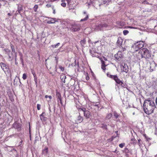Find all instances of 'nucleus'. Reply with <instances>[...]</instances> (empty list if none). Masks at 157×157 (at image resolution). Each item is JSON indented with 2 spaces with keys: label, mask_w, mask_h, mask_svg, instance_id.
<instances>
[{
  "label": "nucleus",
  "mask_w": 157,
  "mask_h": 157,
  "mask_svg": "<svg viewBox=\"0 0 157 157\" xmlns=\"http://www.w3.org/2000/svg\"><path fill=\"white\" fill-rule=\"evenodd\" d=\"M156 107L153 101L150 100H145L144 103L143 108L144 112L147 114H150L153 113Z\"/></svg>",
  "instance_id": "obj_1"
},
{
  "label": "nucleus",
  "mask_w": 157,
  "mask_h": 157,
  "mask_svg": "<svg viewBox=\"0 0 157 157\" xmlns=\"http://www.w3.org/2000/svg\"><path fill=\"white\" fill-rule=\"evenodd\" d=\"M107 75L108 77L113 79L117 83V84H116V86L119 85L123 88H127V85L126 84L125 82H124L122 80H120L118 78L117 75H113L108 73H107Z\"/></svg>",
  "instance_id": "obj_2"
},
{
  "label": "nucleus",
  "mask_w": 157,
  "mask_h": 157,
  "mask_svg": "<svg viewBox=\"0 0 157 157\" xmlns=\"http://www.w3.org/2000/svg\"><path fill=\"white\" fill-rule=\"evenodd\" d=\"M143 57L145 59H148L151 57V53L149 50L146 48H143L141 49Z\"/></svg>",
  "instance_id": "obj_3"
},
{
  "label": "nucleus",
  "mask_w": 157,
  "mask_h": 157,
  "mask_svg": "<svg viewBox=\"0 0 157 157\" xmlns=\"http://www.w3.org/2000/svg\"><path fill=\"white\" fill-rule=\"evenodd\" d=\"M144 45V43L142 41H140L137 42L136 43L135 46V50L136 51H138L140 49L142 48Z\"/></svg>",
  "instance_id": "obj_4"
},
{
  "label": "nucleus",
  "mask_w": 157,
  "mask_h": 157,
  "mask_svg": "<svg viewBox=\"0 0 157 157\" xmlns=\"http://www.w3.org/2000/svg\"><path fill=\"white\" fill-rule=\"evenodd\" d=\"M0 66L5 73H8L9 69L8 66L6 64L1 62L0 63Z\"/></svg>",
  "instance_id": "obj_5"
},
{
  "label": "nucleus",
  "mask_w": 157,
  "mask_h": 157,
  "mask_svg": "<svg viewBox=\"0 0 157 157\" xmlns=\"http://www.w3.org/2000/svg\"><path fill=\"white\" fill-rule=\"evenodd\" d=\"M122 67H121L122 71L127 73L128 71V67L127 64L124 63V65L122 64Z\"/></svg>",
  "instance_id": "obj_6"
},
{
  "label": "nucleus",
  "mask_w": 157,
  "mask_h": 157,
  "mask_svg": "<svg viewBox=\"0 0 157 157\" xmlns=\"http://www.w3.org/2000/svg\"><path fill=\"white\" fill-rule=\"evenodd\" d=\"M76 107L79 112H81V111H85L86 110V108L83 107L81 105H79L77 104L76 105Z\"/></svg>",
  "instance_id": "obj_7"
},
{
  "label": "nucleus",
  "mask_w": 157,
  "mask_h": 157,
  "mask_svg": "<svg viewBox=\"0 0 157 157\" xmlns=\"http://www.w3.org/2000/svg\"><path fill=\"white\" fill-rule=\"evenodd\" d=\"M108 26L107 24L106 23H102L98 26V28L100 30H102L104 28H106Z\"/></svg>",
  "instance_id": "obj_8"
},
{
  "label": "nucleus",
  "mask_w": 157,
  "mask_h": 157,
  "mask_svg": "<svg viewBox=\"0 0 157 157\" xmlns=\"http://www.w3.org/2000/svg\"><path fill=\"white\" fill-rule=\"evenodd\" d=\"M46 114L44 112H43L40 116V120L42 121H45L47 120V118L45 117Z\"/></svg>",
  "instance_id": "obj_9"
},
{
  "label": "nucleus",
  "mask_w": 157,
  "mask_h": 157,
  "mask_svg": "<svg viewBox=\"0 0 157 157\" xmlns=\"http://www.w3.org/2000/svg\"><path fill=\"white\" fill-rule=\"evenodd\" d=\"M70 29L72 31L75 32L79 30L80 29L75 25H72V27Z\"/></svg>",
  "instance_id": "obj_10"
},
{
  "label": "nucleus",
  "mask_w": 157,
  "mask_h": 157,
  "mask_svg": "<svg viewBox=\"0 0 157 157\" xmlns=\"http://www.w3.org/2000/svg\"><path fill=\"white\" fill-rule=\"evenodd\" d=\"M123 42V40L122 39L121 37H118L117 42V45L119 46H121L122 45Z\"/></svg>",
  "instance_id": "obj_11"
},
{
  "label": "nucleus",
  "mask_w": 157,
  "mask_h": 157,
  "mask_svg": "<svg viewBox=\"0 0 157 157\" xmlns=\"http://www.w3.org/2000/svg\"><path fill=\"white\" fill-rule=\"evenodd\" d=\"M101 68L103 71L105 72L106 70V66H107V65H106L105 63V62L104 61L102 60L101 61Z\"/></svg>",
  "instance_id": "obj_12"
},
{
  "label": "nucleus",
  "mask_w": 157,
  "mask_h": 157,
  "mask_svg": "<svg viewBox=\"0 0 157 157\" xmlns=\"http://www.w3.org/2000/svg\"><path fill=\"white\" fill-rule=\"evenodd\" d=\"M137 58H138L139 59L144 58L143 57V53H142L141 52V49L138 52L137 55Z\"/></svg>",
  "instance_id": "obj_13"
},
{
  "label": "nucleus",
  "mask_w": 157,
  "mask_h": 157,
  "mask_svg": "<svg viewBox=\"0 0 157 157\" xmlns=\"http://www.w3.org/2000/svg\"><path fill=\"white\" fill-rule=\"evenodd\" d=\"M48 147H45V148L42 151V154L44 155H46L48 153Z\"/></svg>",
  "instance_id": "obj_14"
},
{
  "label": "nucleus",
  "mask_w": 157,
  "mask_h": 157,
  "mask_svg": "<svg viewBox=\"0 0 157 157\" xmlns=\"http://www.w3.org/2000/svg\"><path fill=\"white\" fill-rule=\"evenodd\" d=\"M131 141H132L131 144L134 145H136L137 143L136 140L133 137L131 138Z\"/></svg>",
  "instance_id": "obj_15"
},
{
  "label": "nucleus",
  "mask_w": 157,
  "mask_h": 157,
  "mask_svg": "<svg viewBox=\"0 0 157 157\" xmlns=\"http://www.w3.org/2000/svg\"><path fill=\"white\" fill-rule=\"evenodd\" d=\"M66 78V76L64 74H62L60 76V78L63 83L65 82V79Z\"/></svg>",
  "instance_id": "obj_16"
},
{
  "label": "nucleus",
  "mask_w": 157,
  "mask_h": 157,
  "mask_svg": "<svg viewBox=\"0 0 157 157\" xmlns=\"http://www.w3.org/2000/svg\"><path fill=\"white\" fill-rule=\"evenodd\" d=\"M32 73L33 75V77L34 78V81H35V83H37V77L36 76V74L33 70L32 71Z\"/></svg>",
  "instance_id": "obj_17"
},
{
  "label": "nucleus",
  "mask_w": 157,
  "mask_h": 157,
  "mask_svg": "<svg viewBox=\"0 0 157 157\" xmlns=\"http://www.w3.org/2000/svg\"><path fill=\"white\" fill-rule=\"evenodd\" d=\"M90 53L93 57H98V56L97 55V53L93 51L90 50Z\"/></svg>",
  "instance_id": "obj_18"
},
{
  "label": "nucleus",
  "mask_w": 157,
  "mask_h": 157,
  "mask_svg": "<svg viewBox=\"0 0 157 157\" xmlns=\"http://www.w3.org/2000/svg\"><path fill=\"white\" fill-rule=\"evenodd\" d=\"M15 125L16 128L18 129V130H21V125L19 123H17L14 124Z\"/></svg>",
  "instance_id": "obj_19"
},
{
  "label": "nucleus",
  "mask_w": 157,
  "mask_h": 157,
  "mask_svg": "<svg viewBox=\"0 0 157 157\" xmlns=\"http://www.w3.org/2000/svg\"><path fill=\"white\" fill-rule=\"evenodd\" d=\"M83 120V118L80 115H79L78 117L77 121L79 123L82 122Z\"/></svg>",
  "instance_id": "obj_20"
},
{
  "label": "nucleus",
  "mask_w": 157,
  "mask_h": 157,
  "mask_svg": "<svg viewBox=\"0 0 157 157\" xmlns=\"http://www.w3.org/2000/svg\"><path fill=\"white\" fill-rule=\"evenodd\" d=\"M65 0H61L62 3H61V5L62 7H65L66 6V4L65 3Z\"/></svg>",
  "instance_id": "obj_21"
},
{
  "label": "nucleus",
  "mask_w": 157,
  "mask_h": 157,
  "mask_svg": "<svg viewBox=\"0 0 157 157\" xmlns=\"http://www.w3.org/2000/svg\"><path fill=\"white\" fill-rule=\"evenodd\" d=\"M112 116V115L111 113H108L107 115L105 117V119H108V120L110 119L111 118Z\"/></svg>",
  "instance_id": "obj_22"
},
{
  "label": "nucleus",
  "mask_w": 157,
  "mask_h": 157,
  "mask_svg": "<svg viewBox=\"0 0 157 157\" xmlns=\"http://www.w3.org/2000/svg\"><path fill=\"white\" fill-rule=\"evenodd\" d=\"M58 105H59V102H60L61 105H63V103L62 101V97L57 99Z\"/></svg>",
  "instance_id": "obj_23"
},
{
  "label": "nucleus",
  "mask_w": 157,
  "mask_h": 157,
  "mask_svg": "<svg viewBox=\"0 0 157 157\" xmlns=\"http://www.w3.org/2000/svg\"><path fill=\"white\" fill-rule=\"evenodd\" d=\"M56 97L57 98V99L60 98L61 97V95L60 94V93L58 91H57L56 92Z\"/></svg>",
  "instance_id": "obj_24"
},
{
  "label": "nucleus",
  "mask_w": 157,
  "mask_h": 157,
  "mask_svg": "<svg viewBox=\"0 0 157 157\" xmlns=\"http://www.w3.org/2000/svg\"><path fill=\"white\" fill-rule=\"evenodd\" d=\"M88 17H89L88 15H86V17L85 18H83V19H82L80 21H86L88 20Z\"/></svg>",
  "instance_id": "obj_25"
},
{
  "label": "nucleus",
  "mask_w": 157,
  "mask_h": 157,
  "mask_svg": "<svg viewBox=\"0 0 157 157\" xmlns=\"http://www.w3.org/2000/svg\"><path fill=\"white\" fill-rule=\"evenodd\" d=\"M59 45H60V43H57L56 45H52L51 46L53 48H57L58 46H59Z\"/></svg>",
  "instance_id": "obj_26"
},
{
  "label": "nucleus",
  "mask_w": 157,
  "mask_h": 157,
  "mask_svg": "<svg viewBox=\"0 0 157 157\" xmlns=\"http://www.w3.org/2000/svg\"><path fill=\"white\" fill-rule=\"evenodd\" d=\"M45 97L46 98H49V100L48 101H50L52 98V96L51 95H46L45 96Z\"/></svg>",
  "instance_id": "obj_27"
},
{
  "label": "nucleus",
  "mask_w": 157,
  "mask_h": 157,
  "mask_svg": "<svg viewBox=\"0 0 157 157\" xmlns=\"http://www.w3.org/2000/svg\"><path fill=\"white\" fill-rule=\"evenodd\" d=\"M85 75H86V80H88L90 79V77L89 76V74L88 73L86 72L85 73Z\"/></svg>",
  "instance_id": "obj_28"
},
{
  "label": "nucleus",
  "mask_w": 157,
  "mask_h": 157,
  "mask_svg": "<svg viewBox=\"0 0 157 157\" xmlns=\"http://www.w3.org/2000/svg\"><path fill=\"white\" fill-rule=\"evenodd\" d=\"M84 113V116L86 117V118H89V115H88L86 114V110H85V111H83Z\"/></svg>",
  "instance_id": "obj_29"
},
{
  "label": "nucleus",
  "mask_w": 157,
  "mask_h": 157,
  "mask_svg": "<svg viewBox=\"0 0 157 157\" xmlns=\"http://www.w3.org/2000/svg\"><path fill=\"white\" fill-rule=\"evenodd\" d=\"M38 6L37 5H35L34 7V11L35 12H36L38 8Z\"/></svg>",
  "instance_id": "obj_30"
},
{
  "label": "nucleus",
  "mask_w": 157,
  "mask_h": 157,
  "mask_svg": "<svg viewBox=\"0 0 157 157\" xmlns=\"http://www.w3.org/2000/svg\"><path fill=\"white\" fill-rule=\"evenodd\" d=\"M80 43L83 46L86 43V40H82L80 41Z\"/></svg>",
  "instance_id": "obj_31"
},
{
  "label": "nucleus",
  "mask_w": 157,
  "mask_h": 157,
  "mask_svg": "<svg viewBox=\"0 0 157 157\" xmlns=\"http://www.w3.org/2000/svg\"><path fill=\"white\" fill-rule=\"evenodd\" d=\"M27 77V75L26 74L24 73L23 75L22 78L24 80H25L26 79Z\"/></svg>",
  "instance_id": "obj_32"
},
{
  "label": "nucleus",
  "mask_w": 157,
  "mask_h": 157,
  "mask_svg": "<svg viewBox=\"0 0 157 157\" xmlns=\"http://www.w3.org/2000/svg\"><path fill=\"white\" fill-rule=\"evenodd\" d=\"M101 127L103 129H106L107 128V125L105 124H102V126H101Z\"/></svg>",
  "instance_id": "obj_33"
},
{
  "label": "nucleus",
  "mask_w": 157,
  "mask_h": 157,
  "mask_svg": "<svg viewBox=\"0 0 157 157\" xmlns=\"http://www.w3.org/2000/svg\"><path fill=\"white\" fill-rule=\"evenodd\" d=\"M128 33V31L127 30H124L123 31V33L124 35H126Z\"/></svg>",
  "instance_id": "obj_34"
},
{
  "label": "nucleus",
  "mask_w": 157,
  "mask_h": 157,
  "mask_svg": "<svg viewBox=\"0 0 157 157\" xmlns=\"http://www.w3.org/2000/svg\"><path fill=\"white\" fill-rule=\"evenodd\" d=\"M125 145V144L124 143H121V144H120L119 145V147L121 148H123Z\"/></svg>",
  "instance_id": "obj_35"
},
{
  "label": "nucleus",
  "mask_w": 157,
  "mask_h": 157,
  "mask_svg": "<svg viewBox=\"0 0 157 157\" xmlns=\"http://www.w3.org/2000/svg\"><path fill=\"white\" fill-rule=\"evenodd\" d=\"M59 68L62 71H63L64 70V67H62V66H59Z\"/></svg>",
  "instance_id": "obj_36"
},
{
  "label": "nucleus",
  "mask_w": 157,
  "mask_h": 157,
  "mask_svg": "<svg viewBox=\"0 0 157 157\" xmlns=\"http://www.w3.org/2000/svg\"><path fill=\"white\" fill-rule=\"evenodd\" d=\"M41 105L39 104H37V108L38 110H40V109Z\"/></svg>",
  "instance_id": "obj_37"
},
{
  "label": "nucleus",
  "mask_w": 157,
  "mask_h": 157,
  "mask_svg": "<svg viewBox=\"0 0 157 157\" xmlns=\"http://www.w3.org/2000/svg\"><path fill=\"white\" fill-rule=\"evenodd\" d=\"M11 48L12 49V51L13 52L14 51H15V49L14 48V46H13V45L12 44H11Z\"/></svg>",
  "instance_id": "obj_38"
},
{
  "label": "nucleus",
  "mask_w": 157,
  "mask_h": 157,
  "mask_svg": "<svg viewBox=\"0 0 157 157\" xmlns=\"http://www.w3.org/2000/svg\"><path fill=\"white\" fill-rule=\"evenodd\" d=\"M124 151L126 152L127 153H128L129 152V150L126 147L124 148Z\"/></svg>",
  "instance_id": "obj_39"
},
{
  "label": "nucleus",
  "mask_w": 157,
  "mask_h": 157,
  "mask_svg": "<svg viewBox=\"0 0 157 157\" xmlns=\"http://www.w3.org/2000/svg\"><path fill=\"white\" fill-rule=\"evenodd\" d=\"M93 107H97V108H99V107L98 104H95V105H93Z\"/></svg>",
  "instance_id": "obj_40"
},
{
  "label": "nucleus",
  "mask_w": 157,
  "mask_h": 157,
  "mask_svg": "<svg viewBox=\"0 0 157 157\" xmlns=\"http://www.w3.org/2000/svg\"><path fill=\"white\" fill-rule=\"evenodd\" d=\"M51 5L49 4H48L46 5V6L48 8H49L51 7Z\"/></svg>",
  "instance_id": "obj_41"
},
{
  "label": "nucleus",
  "mask_w": 157,
  "mask_h": 157,
  "mask_svg": "<svg viewBox=\"0 0 157 157\" xmlns=\"http://www.w3.org/2000/svg\"><path fill=\"white\" fill-rule=\"evenodd\" d=\"M55 21H48V23H49V24L54 23H55Z\"/></svg>",
  "instance_id": "obj_42"
},
{
  "label": "nucleus",
  "mask_w": 157,
  "mask_h": 157,
  "mask_svg": "<svg viewBox=\"0 0 157 157\" xmlns=\"http://www.w3.org/2000/svg\"><path fill=\"white\" fill-rule=\"evenodd\" d=\"M125 50H126V48H122V49H121V52H124Z\"/></svg>",
  "instance_id": "obj_43"
},
{
  "label": "nucleus",
  "mask_w": 157,
  "mask_h": 157,
  "mask_svg": "<svg viewBox=\"0 0 157 157\" xmlns=\"http://www.w3.org/2000/svg\"><path fill=\"white\" fill-rule=\"evenodd\" d=\"M141 141V140L140 139H139L138 140V144L139 146H140L141 144L140 143V142Z\"/></svg>",
  "instance_id": "obj_44"
},
{
  "label": "nucleus",
  "mask_w": 157,
  "mask_h": 157,
  "mask_svg": "<svg viewBox=\"0 0 157 157\" xmlns=\"http://www.w3.org/2000/svg\"><path fill=\"white\" fill-rule=\"evenodd\" d=\"M114 116L116 118H117L118 117V116L117 115V114H115Z\"/></svg>",
  "instance_id": "obj_45"
},
{
  "label": "nucleus",
  "mask_w": 157,
  "mask_h": 157,
  "mask_svg": "<svg viewBox=\"0 0 157 157\" xmlns=\"http://www.w3.org/2000/svg\"><path fill=\"white\" fill-rule=\"evenodd\" d=\"M5 50L7 52H10V50H9V49H5Z\"/></svg>",
  "instance_id": "obj_46"
},
{
  "label": "nucleus",
  "mask_w": 157,
  "mask_h": 157,
  "mask_svg": "<svg viewBox=\"0 0 157 157\" xmlns=\"http://www.w3.org/2000/svg\"><path fill=\"white\" fill-rule=\"evenodd\" d=\"M155 102L156 105L157 106V97L156 98Z\"/></svg>",
  "instance_id": "obj_47"
},
{
  "label": "nucleus",
  "mask_w": 157,
  "mask_h": 157,
  "mask_svg": "<svg viewBox=\"0 0 157 157\" xmlns=\"http://www.w3.org/2000/svg\"><path fill=\"white\" fill-rule=\"evenodd\" d=\"M53 13L54 14L55 13V10H53Z\"/></svg>",
  "instance_id": "obj_48"
},
{
  "label": "nucleus",
  "mask_w": 157,
  "mask_h": 157,
  "mask_svg": "<svg viewBox=\"0 0 157 157\" xmlns=\"http://www.w3.org/2000/svg\"><path fill=\"white\" fill-rule=\"evenodd\" d=\"M16 58H15V64H17V62H16Z\"/></svg>",
  "instance_id": "obj_49"
},
{
  "label": "nucleus",
  "mask_w": 157,
  "mask_h": 157,
  "mask_svg": "<svg viewBox=\"0 0 157 157\" xmlns=\"http://www.w3.org/2000/svg\"><path fill=\"white\" fill-rule=\"evenodd\" d=\"M30 132H31V131H30V128H29V132L30 134Z\"/></svg>",
  "instance_id": "obj_50"
},
{
  "label": "nucleus",
  "mask_w": 157,
  "mask_h": 157,
  "mask_svg": "<svg viewBox=\"0 0 157 157\" xmlns=\"http://www.w3.org/2000/svg\"><path fill=\"white\" fill-rule=\"evenodd\" d=\"M67 2V3H69V0H66Z\"/></svg>",
  "instance_id": "obj_51"
},
{
  "label": "nucleus",
  "mask_w": 157,
  "mask_h": 157,
  "mask_svg": "<svg viewBox=\"0 0 157 157\" xmlns=\"http://www.w3.org/2000/svg\"><path fill=\"white\" fill-rule=\"evenodd\" d=\"M83 13L84 14H86V12L85 11Z\"/></svg>",
  "instance_id": "obj_52"
},
{
  "label": "nucleus",
  "mask_w": 157,
  "mask_h": 157,
  "mask_svg": "<svg viewBox=\"0 0 157 157\" xmlns=\"http://www.w3.org/2000/svg\"><path fill=\"white\" fill-rule=\"evenodd\" d=\"M21 60L22 62H23V59H22V58H21Z\"/></svg>",
  "instance_id": "obj_53"
},
{
  "label": "nucleus",
  "mask_w": 157,
  "mask_h": 157,
  "mask_svg": "<svg viewBox=\"0 0 157 157\" xmlns=\"http://www.w3.org/2000/svg\"><path fill=\"white\" fill-rule=\"evenodd\" d=\"M8 15H10V13H8Z\"/></svg>",
  "instance_id": "obj_54"
},
{
  "label": "nucleus",
  "mask_w": 157,
  "mask_h": 157,
  "mask_svg": "<svg viewBox=\"0 0 157 157\" xmlns=\"http://www.w3.org/2000/svg\"><path fill=\"white\" fill-rule=\"evenodd\" d=\"M147 2V1H144V3H145V2Z\"/></svg>",
  "instance_id": "obj_55"
},
{
  "label": "nucleus",
  "mask_w": 157,
  "mask_h": 157,
  "mask_svg": "<svg viewBox=\"0 0 157 157\" xmlns=\"http://www.w3.org/2000/svg\"><path fill=\"white\" fill-rule=\"evenodd\" d=\"M1 5L0 4V8L1 7Z\"/></svg>",
  "instance_id": "obj_56"
}]
</instances>
